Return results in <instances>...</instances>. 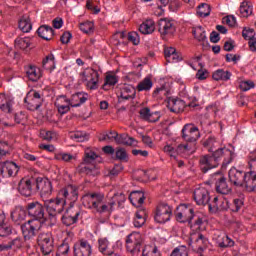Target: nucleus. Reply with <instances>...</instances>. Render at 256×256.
Returning <instances> with one entry per match:
<instances>
[{
  "instance_id": "nucleus-37",
  "label": "nucleus",
  "mask_w": 256,
  "mask_h": 256,
  "mask_svg": "<svg viewBox=\"0 0 256 256\" xmlns=\"http://www.w3.org/2000/svg\"><path fill=\"white\" fill-rule=\"evenodd\" d=\"M129 200L132 205H135V203H138V205H143V203H145V194H143L141 191L131 192L129 195Z\"/></svg>"
},
{
  "instance_id": "nucleus-8",
  "label": "nucleus",
  "mask_w": 256,
  "mask_h": 256,
  "mask_svg": "<svg viewBox=\"0 0 256 256\" xmlns=\"http://www.w3.org/2000/svg\"><path fill=\"white\" fill-rule=\"evenodd\" d=\"M43 201L49 217H57V215L63 213L65 209V200H61L59 196L52 199H45Z\"/></svg>"
},
{
  "instance_id": "nucleus-64",
  "label": "nucleus",
  "mask_w": 256,
  "mask_h": 256,
  "mask_svg": "<svg viewBox=\"0 0 256 256\" xmlns=\"http://www.w3.org/2000/svg\"><path fill=\"white\" fill-rule=\"evenodd\" d=\"M248 165L250 167V171L247 172V174L249 175V177H251V175H255L256 174V158H252L249 161Z\"/></svg>"
},
{
  "instance_id": "nucleus-40",
  "label": "nucleus",
  "mask_w": 256,
  "mask_h": 256,
  "mask_svg": "<svg viewBox=\"0 0 256 256\" xmlns=\"http://www.w3.org/2000/svg\"><path fill=\"white\" fill-rule=\"evenodd\" d=\"M18 27L20 31L23 33H29L31 29H33V25L31 24V19L27 16H24L20 19Z\"/></svg>"
},
{
  "instance_id": "nucleus-35",
  "label": "nucleus",
  "mask_w": 256,
  "mask_h": 256,
  "mask_svg": "<svg viewBox=\"0 0 256 256\" xmlns=\"http://www.w3.org/2000/svg\"><path fill=\"white\" fill-rule=\"evenodd\" d=\"M98 249L103 255L111 256L114 253L112 250H109V240L107 238H100L98 240Z\"/></svg>"
},
{
  "instance_id": "nucleus-56",
  "label": "nucleus",
  "mask_w": 256,
  "mask_h": 256,
  "mask_svg": "<svg viewBox=\"0 0 256 256\" xmlns=\"http://www.w3.org/2000/svg\"><path fill=\"white\" fill-rule=\"evenodd\" d=\"M29 46V38H18L15 40V47L18 49H27Z\"/></svg>"
},
{
  "instance_id": "nucleus-38",
  "label": "nucleus",
  "mask_w": 256,
  "mask_h": 256,
  "mask_svg": "<svg viewBox=\"0 0 256 256\" xmlns=\"http://www.w3.org/2000/svg\"><path fill=\"white\" fill-rule=\"evenodd\" d=\"M212 77L214 81H229L231 79V72L218 69L213 73Z\"/></svg>"
},
{
  "instance_id": "nucleus-22",
  "label": "nucleus",
  "mask_w": 256,
  "mask_h": 256,
  "mask_svg": "<svg viewBox=\"0 0 256 256\" xmlns=\"http://www.w3.org/2000/svg\"><path fill=\"white\" fill-rule=\"evenodd\" d=\"M214 179L216 180V191L221 195H229L231 193V187L227 184V179L221 172L214 174Z\"/></svg>"
},
{
  "instance_id": "nucleus-5",
  "label": "nucleus",
  "mask_w": 256,
  "mask_h": 256,
  "mask_svg": "<svg viewBox=\"0 0 256 256\" xmlns=\"http://www.w3.org/2000/svg\"><path fill=\"white\" fill-rule=\"evenodd\" d=\"M97 153H95L93 150L91 149H86L85 150V156H84V162L81 166V173H85L86 175H92V177L97 176V174L99 173V168H97V166H95V159H97Z\"/></svg>"
},
{
  "instance_id": "nucleus-7",
  "label": "nucleus",
  "mask_w": 256,
  "mask_h": 256,
  "mask_svg": "<svg viewBox=\"0 0 256 256\" xmlns=\"http://www.w3.org/2000/svg\"><path fill=\"white\" fill-rule=\"evenodd\" d=\"M171 217H173V207L166 202H160L156 206L154 221L163 224L167 223V221H171Z\"/></svg>"
},
{
  "instance_id": "nucleus-52",
  "label": "nucleus",
  "mask_w": 256,
  "mask_h": 256,
  "mask_svg": "<svg viewBox=\"0 0 256 256\" xmlns=\"http://www.w3.org/2000/svg\"><path fill=\"white\" fill-rule=\"evenodd\" d=\"M55 159L57 161H64V163H71L73 159H75V156L69 154V153H58L55 155Z\"/></svg>"
},
{
  "instance_id": "nucleus-31",
  "label": "nucleus",
  "mask_w": 256,
  "mask_h": 256,
  "mask_svg": "<svg viewBox=\"0 0 256 256\" xmlns=\"http://www.w3.org/2000/svg\"><path fill=\"white\" fill-rule=\"evenodd\" d=\"M37 33L41 39L45 41H51L53 39L54 31L53 28L48 25H42L38 28Z\"/></svg>"
},
{
  "instance_id": "nucleus-41",
  "label": "nucleus",
  "mask_w": 256,
  "mask_h": 256,
  "mask_svg": "<svg viewBox=\"0 0 256 256\" xmlns=\"http://www.w3.org/2000/svg\"><path fill=\"white\" fill-rule=\"evenodd\" d=\"M43 69L46 71H53L55 69V56L53 54H49L42 61Z\"/></svg>"
},
{
  "instance_id": "nucleus-43",
  "label": "nucleus",
  "mask_w": 256,
  "mask_h": 256,
  "mask_svg": "<svg viewBox=\"0 0 256 256\" xmlns=\"http://www.w3.org/2000/svg\"><path fill=\"white\" fill-rule=\"evenodd\" d=\"M217 243L222 248L233 247V245H235V242L225 234L217 238Z\"/></svg>"
},
{
  "instance_id": "nucleus-53",
  "label": "nucleus",
  "mask_w": 256,
  "mask_h": 256,
  "mask_svg": "<svg viewBox=\"0 0 256 256\" xmlns=\"http://www.w3.org/2000/svg\"><path fill=\"white\" fill-rule=\"evenodd\" d=\"M244 187H246V189L256 191V174H251V176L246 179Z\"/></svg>"
},
{
  "instance_id": "nucleus-9",
  "label": "nucleus",
  "mask_w": 256,
  "mask_h": 256,
  "mask_svg": "<svg viewBox=\"0 0 256 256\" xmlns=\"http://www.w3.org/2000/svg\"><path fill=\"white\" fill-rule=\"evenodd\" d=\"M38 245L43 253V255H51L53 249H55L53 235L51 232H42L37 238Z\"/></svg>"
},
{
  "instance_id": "nucleus-63",
  "label": "nucleus",
  "mask_w": 256,
  "mask_h": 256,
  "mask_svg": "<svg viewBox=\"0 0 256 256\" xmlns=\"http://www.w3.org/2000/svg\"><path fill=\"white\" fill-rule=\"evenodd\" d=\"M171 256H189V253L187 252V248L182 246L174 249Z\"/></svg>"
},
{
  "instance_id": "nucleus-47",
  "label": "nucleus",
  "mask_w": 256,
  "mask_h": 256,
  "mask_svg": "<svg viewBox=\"0 0 256 256\" xmlns=\"http://www.w3.org/2000/svg\"><path fill=\"white\" fill-rule=\"evenodd\" d=\"M10 149L11 144L9 143V140H0V159L9 155Z\"/></svg>"
},
{
  "instance_id": "nucleus-16",
  "label": "nucleus",
  "mask_w": 256,
  "mask_h": 256,
  "mask_svg": "<svg viewBox=\"0 0 256 256\" xmlns=\"http://www.w3.org/2000/svg\"><path fill=\"white\" fill-rule=\"evenodd\" d=\"M36 189L40 191V197L43 201L53 194V184L47 178H37Z\"/></svg>"
},
{
  "instance_id": "nucleus-49",
  "label": "nucleus",
  "mask_w": 256,
  "mask_h": 256,
  "mask_svg": "<svg viewBox=\"0 0 256 256\" xmlns=\"http://www.w3.org/2000/svg\"><path fill=\"white\" fill-rule=\"evenodd\" d=\"M197 15L199 17H209L211 15V6L207 3H202L198 6Z\"/></svg>"
},
{
  "instance_id": "nucleus-19",
  "label": "nucleus",
  "mask_w": 256,
  "mask_h": 256,
  "mask_svg": "<svg viewBox=\"0 0 256 256\" xmlns=\"http://www.w3.org/2000/svg\"><path fill=\"white\" fill-rule=\"evenodd\" d=\"M24 103L27 104L29 111H37L43 105V97L37 91L29 92L24 99Z\"/></svg>"
},
{
  "instance_id": "nucleus-58",
  "label": "nucleus",
  "mask_w": 256,
  "mask_h": 256,
  "mask_svg": "<svg viewBox=\"0 0 256 256\" xmlns=\"http://www.w3.org/2000/svg\"><path fill=\"white\" fill-rule=\"evenodd\" d=\"M40 135L45 141H53V139H56L57 137V134L53 131H42Z\"/></svg>"
},
{
  "instance_id": "nucleus-18",
  "label": "nucleus",
  "mask_w": 256,
  "mask_h": 256,
  "mask_svg": "<svg viewBox=\"0 0 256 256\" xmlns=\"http://www.w3.org/2000/svg\"><path fill=\"white\" fill-rule=\"evenodd\" d=\"M228 177L230 182H232L233 185H236V187H245L249 174L239 171L237 168H231L228 172Z\"/></svg>"
},
{
  "instance_id": "nucleus-4",
  "label": "nucleus",
  "mask_w": 256,
  "mask_h": 256,
  "mask_svg": "<svg viewBox=\"0 0 256 256\" xmlns=\"http://www.w3.org/2000/svg\"><path fill=\"white\" fill-rule=\"evenodd\" d=\"M143 245V236L139 232H132L126 238V251L131 256H141V247Z\"/></svg>"
},
{
  "instance_id": "nucleus-14",
  "label": "nucleus",
  "mask_w": 256,
  "mask_h": 256,
  "mask_svg": "<svg viewBox=\"0 0 256 256\" xmlns=\"http://www.w3.org/2000/svg\"><path fill=\"white\" fill-rule=\"evenodd\" d=\"M19 169V165L13 161L0 162V177H3L4 179L9 177H17Z\"/></svg>"
},
{
  "instance_id": "nucleus-54",
  "label": "nucleus",
  "mask_w": 256,
  "mask_h": 256,
  "mask_svg": "<svg viewBox=\"0 0 256 256\" xmlns=\"http://www.w3.org/2000/svg\"><path fill=\"white\" fill-rule=\"evenodd\" d=\"M94 24L91 21H86L80 24V30H82L83 33H86L87 35H90V33H93Z\"/></svg>"
},
{
  "instance_id": "nucleus-48",
  "label": "nucleus",
  "mask_w": 256,
  "mask_h": 256,
  "mask_svg": "<svg viewBox=\"0 0 256 256\" xmlns=\"http://www.w3.org/2000/svg\"><path fill=\"white\" fill-rule=\"evenodd\" d=\"M145 212L143 210H140L136 212L135 218H134V227L140 228L145 225Z\"/></svg>"
},
{
  "instance_id": "nucleus-44",
  "label": "nucleus",
  "mask_w": 256,
  "mask_h": 256,
  "mask_svg": "<svg viewBox=\"0 0 256 256\" xmlns=\"http://www.w3.org/2000/svg\"><path fill=\"white\" fill-rule=\"evenodd\" d=\"M151 87H153V81H151V78L146 77L140 83H138L137 90L139 92L150 91Z\"/></svg>"
},
{
  "instance_id": "nucleus-55",
  "label": "nucleus",
  "mask_w": 256,
  "mask_h": 256,
  "mask_svg": "<svg viewBox=\"0 0 256 256\" xmlns=\"http://www.w3.org/2000/svg\"><path fill=\"white\" fill-rule=\"evenodd\" d=\"M142 256H161V253L157 249V247L151 248V247H145L142 250Z\"/></svg>"
},
{
  "instance_id": "nucleus-21",
  "label": "nucleus",
  "mask_w": 256,
  "mask_h": 256,
  "mask_svg": "<svg viewBox=\"0 0 256 256\" xmlns=\"http://www.w3.org/2000/svg\"><path fill=\"white\" fill-rule=\"evenodd\" d=\"M10 219L14 225H24L23 222L27 219V209L23 206H16L10 213Z\"/></svg>"
},
{
  "instance_id": "nucleus-26",
  "label": "nucleus",
  "mask_w": 256,
  "mask_h": 256,
  "mask_svg": "<svg viewBox=\"0 0 256 256\" xmlns=\"http://www.w3.org/2000/svg\"><path fill=\"white\" fill-rule=\"evenodd\" d=\"M18 191L23 197H31L33 193V186L31 185V180L22 179L18 184Z\"/></svg>"
},
{
  "instance_id": "nucleus-33",
  "label": "nucleus",
  "mask_w": 256,
  "mask_h": 256,
  "mask_svg": "<svg viewBox=\"0 0 256 256\" xmlns=\"http://www.w3.org/2000/svg\"><path fill=\"white\" fill-rule=\"evenodd\" d=\"M116 143H118V145H127L128 147H136L137 140L127 134H121L118 136V139H116Z\"/></svg>"
},
{
  "instance_id": "nucleus-13",
  "label": "nucleus",
  "mask_w": 256,
  "mask_h": 256,
  "mask_svg": "<svg viewBox=\"0 0 256 256\" xmlns=\"http://www.w3.org/2000/svg\"><path fill=\"white\" fill-rule=\"evenodd\" d=\"M158 31L161 37H173L175 31H177L175 21L169 18H161L158 21Z\"/></svg>"
},
{
  "instance_id": "nucleus-34",
  "label": "nucleus",
  "mask_w": 256,
  "mask_h": 256,
  "mask_svg": "<svg viewBox=\"0 0 256 256\" xmlns=\"http://www.w3.org/2000/svg\"><path fill=\"white\" fill-rule=\"evenodd\" d=\"M139 31L142 35H151L155 31V22L153 20H146L140 25Z\"/></svg>"
},
{
  "instance_id": "nucleus-1",
  "label": "nucleus",
  "mask_w": 256,
  "mask_h": 256,
  "mask_svg": "<svg viewBox=\"0 0 256 256\" xmlns=\"http://www.w3.org/2000/svg\"><path fill=\"white\" fill-rule=\"evenodd\" d=\"M119 195H114L113 200L108 204L103 203V195L100 193H87L82 197V204L86 207V209H92L99 213L100 215L103 213H113L115 210V206L117 202L115 201Z\"/></svg>"
},
{
  "instance_id": "nucleus-62",
  "label": "nucleus",
  "mask_w": 256,
  "mask_h": 256,
  "mask_svg": "<svg viewBox=\"0 0 256 256\" xmlns=\"http://www.w3.org/2000/svg\"><path fill=\"white\" fill-rule=\"evenodd\" d=\"M128 41H130V43H133V45H139V43H140L139 33L129 32L128 33Z\"/></svg>"
},
{
  "instance_id": "nucleus-39",
  "label": "nucleus",
  "mask_w": 256,
  "mask_h": 256,
  "mask_svg": "<svg viewBox=\"0 0 256 256\" xmlns=\"http://www.w3.org/2000/svg\"><path fill=\"white\" fill-rule=\"evenodd\" d=\"M192 33L194 35V38L197 39L199 43H205V41H207V34L203 27L197 26L193 28Z\"/></svg>"
},
{
  "instance_id": "nucleus-61",
  "label": "nucleus",
  "mask_w": 256,
  "mask_h": 256,
  "mask_svg": "<svg viewBox=\"0 0 256 256\" xmlns=\"http://www.w3.org/2000/svg\"><path fill=\"white\" fill-rule=\"evenodd\" d=\"M242 36L248 40V41H251V39H255V30L251 29V28H245L243 31H242Z\"/></svg>"
},
{
  "instance_id": "nucleus-23",
  "label": "nucleus",
  "mask_w": 256,
  "mask_h": 256,
  "mask_svg": "<svg viewBox=\"0 0 256 256\" xmlns=\"http://www.w3.org/2000/svg\"><path fill=\"white\" fill-rule=\"evenodd\" d=\"M194 201L197 205H207L211 201L209 190L203 186L196 188L194 190Z\"/></svg>"
},
{
  "instance_id": "nucleus-32",
  "label": "nucleus",
  "mask_w": 256,
  "mask_h": 256,
  "mask_svg": "<svg viewBox=\"0 0 256 256\" xmlns=\"http://www.w3.org/2000/svg\"><path fill=\"white\" fill-rule=\"evenodd\" d=\"M27 77L30 81H39L41 79V69L37 68L36 66L30 65L26 69Z\"/></svg>"
},
{
  "instance_id": "nucleus-25",
  "label": "nucleus",
  "mask_w": 256,
  "mask_h": 256,
  "mask_svg": "<svg viewBox=\"0 0 256 256\" xmlns=\"http://www.w3.org/2000/svg\"><path fill=\"white\" fill-rule=\"evenodd\" d=\"M167 107L172 113H183L185 111V101L181 99L169 98Z\"/></svg>"
},
{
  "instance_id": "nucleus-2",
  "label": "nucleus",
  "mask_w": 256,
  "mask_h": 256,
  "mask_svg": "<svg viewBox=\"0 0 256 256\" xmlns=\"http://www.w3.org/2000/svg\"><path fill=\"white\" fill-rule=\"evenodd\" d=\"M233 152L227 148H218L212 152V155H204L200 157L199 163L201 170L204 173L210 171V169H215V167H219V163L223 157H227V163H231V157Z\"/></svg>"
},
{
  "instance_id": "nucleus-12",
  "label": "nucleus",
  "mask_w": 256,
  "mask_h": 256,
  "mask_svg": "<svg viewBox=\"0 0 256 256\" xmlns=\"http://www.w3.org/2000/svg\"><path fill=\"white\" fill-rule=\"evenodd\" d=\"M21 229L25 241H29L41 230V222L37 220H28L27 223L21 225Z\"/></svg>"
},
{
  "instance_id": "nucleus-46",
  "label": "nucleus",
  "mask_w": 256,
  "mask_h": 256,
  "mask_svg": "<svg viewBox=\"0 0 256 256\" xmlns=\"http://www.w3.org/2000/svg\"><path fill=\"white\" fill-rule=\"evenodd\" d=\"M223 201L219 200V197H214L213 202L209 204L210 211H223L227 209V206H223Z\"/></svg>"
},
{
  "instance_id": "nucleus-50",
  "label": "nucleus",
  "mask_w": 256,
  "mask_h": 256,
  "mask_svg": "<svg viewBox=\"0 0 256 256\" xmlns=\"http://www.w3.org/2000/svg\"><path fill=\"white\" fill-rule=\"evenodd\" d=\"M193 219H194V222L189 223V225L191 226V229H193L194 231H199V229H201L205 220H203V217L197 214H194Z\"/></svg>"
},
{
  "instance_id": "nucleus-59",
  "label": "nucleus",
  "mask_w": 256,
  "mask_h": 256,
  "mask_svg": "<svg viewBox=\"0 0 256 256\" xmlns=\"http://www.w3.org/2000/svg\"><path fill=\"white\" fill-rule=\"evenodd\" d=\"M0 109L4 113H13V101L8 100L4 104H0Z\"/></svg>"
},
{
  "instance_id": "nucleus-17",
  "label": "nucleus",
  "mask_w": 256,
  "mask_h": 256,
  "mask_svg": "<svg viewBox=\"0 0 256 256\" xmlns=\"http://www.w3.org/2000/svg\"><path fill=\"white\" fill-rule=\"evenodd\" d=\"M79 217H81V209L70 207L66 210V212L62 215V223L66 227H71V225H75L79 221Z\"/></svg>"
},
{
  "instance_id": "nucleus-36",
  "label": "nucleus",
  "mask_w": 256,
  "mask_h": 256,
  "mask_svg": "<svg viewBox=\"0 0 256 256\" xmlns=\"http://www.w3.org/2000/svg\"><path fill=\"white\" fill-rule=\"evenodd\" d=\"M118 137L119 134L116 131H109L100 134L98 139L99 141H106V143H112V141H115L117 143Z\"/></svg>"
},
{
  "instance_id": "nucleus-10",
  "label": "nucleus",
  "mask_w": 256,
  "mask_h": 256,
  "mask_svg": "<svg viewBox=\"0 0 256 256\" xmlns=\"http://www.w3.org/2000/svg\"><path fill=\"white\" fill-rule=\"evenodd\" d=\"M58 196L64 201V205H67V203H76L79 199V187L70 184L62 188L58 192Z\"/></svg>"
},
{
  "instance_id": "nucleus-45",
  "label": "nucleus",
  "mask_w": 256,
  "mask_h": 256,
  "mask_svg": "<svg viewBox=\"0 0 256 256\" xmlns=\"http://www.w3.org/2000/svg\"><path fill=\"white\" fill-rule=\"evenodd\" d=\"M70 137L78 143H83V141H87L89 139V134L83 131H75L70 134Z\"/></svg>"
},
{
  "instance_id": "nucleus-20",
  "label": "nucleus",
  "mask_w": 256,
  "mask_h": 256,
  "mask_svg": "<svg viewBox=\"0 0 256 256\" xmlns=\"http://www.w3.org/2000/svg\"><path fill=\"white\" fill-rule=\"evenodd\" d=\"M74 256H91L93 253V246L89 241L81 239L74 244Z\"/></svg>"
},
{
  "instance_id": "nucleus-3",
  "label": "nucleus",
  "mask_w": 256,
  "mask_h": 256,
  "mask_svg": "<svg viewBox=\"0 0 256 256\" xmlns=\"http://www.w3.org/2000/svg\"><path fill=\"white\" fill-rule=\"evenodd\" d=\"M79 78L86 88L90 91H95L99 89V72L93 68H86L79 73Z\"/></svg>"
},
{
  "instance_id": "nucleus-30",
  "label": "nucleus",
  "mask_w": 256,
  "mask_h": 256,
  "mask_svg": "<svg viewBox=\"0 0 256 256\" xmlns=\"http://www.w3.org/2000/svg\"><path fill=\"white\" fill-rule=\"evenodd\" d=\"M87 99H89V94L84 92H78L72 95L70 105L71 107H81V105H83V103H85Z\"/></svg>"
},
{
  "instance_id": "nucleus-51",
  "label": "nucleus",
  "mask_w": 256,
  "mask_h": 256,
  "mask_svg": "<svg viewBox=\"0 0 256 256\" xmlns=\"http://www.w3.org/2000/svg\"><path fill=\"white\" fill-rule=\"evenodd\" d=\"M253 13V7H251L247 2H242L240 5V15L242 17H249Z\"/></svg>"
},
{
  "instance_id": "nucleus-27",
  "label": "nucleus",
  "mask_w": 256,
  "mask_h": 256,
  "mask_svg": "<svg viewBox=\"0 0 256 256\" xmlns=\"http://www.w3.org/2000/svg\"><path fill=\"white\" fill-rule=\"evenodd\" d=\"M55 105L58 109V112L61 115H65V113H69V110L71 109V100L67 99V97L62 96L55 102Z\"/></svg>"
},
{
  "instance_id": "nucleus-42",
  "label": "nucleus",
  "mask_w": 256,
  "mask_h": 256,
  "mask_svg": "<svg viewBox=\"0 0 256 256\" xmlns=\"http://www.w3.org/2000/svg\"><path fill=\"white\" fill-rule=\"evenodd\" d=\"M203 147H205V149H207L211 153L214 152L217 147H219V142H217L215 137L210 136L203 141Z\"/></svg>"
},
{
  "instance_id": "nucleus-28",
  "label": "nucleus",
  "mask_w": 256,
  "mask_h": 256,
  "mask_svg": "<svg viewBox=\"0 0 256 256\" xmlns=\"http://www.w3.org/2000/svg\"><path fill=\"white\" fill-rule=\"evenodd\" d=\"M140 117L144 119V121H149V123H157V121H159V112L151 113V109L142 108L140 110Z\"/></svg>"
},
{
  "instance_id": "nucleus-60",
  "label": "nucleus",
  "mask_w": 256,
  "mask_h": 256,
  "mask_svg": "<svg viewBox=\"0 0 256 256\" xmlns=\"http://www.w3.org/2000/svg\"><path fill=\"white\" fill-rule=\"evenodd\" d=\"M11 231V226L5 224V222L0 225V237H7L8 235H11Z\"/></svg>"
},
{
  "instance_id": "nucleus-6",
  "label": "nucleus",
  "mask_w": 256,
  "mask_h": 256,
  "mask_svg": "<svg viewBox=\"0 0 256 256\" xmlns=\"http://www.w3.org/2000/svg\"><path fill=\"white\" fill-rule=\"evenodd\" d=\"M26 211L32 221L43 223L45 221V202L41 204L39 201H32L26 205Z\"/></svg>"
},
{
  "instance_id": "nucleus-57",
  "label": "nucleus",
  "mask_w": 256,
  "mask_h": 256,
  "mask_svg": "<svg viewBox=\"0 0 256 256\" xmlns=\"http://www.w3.org/2000/svg\"><path fill=\"white\" fill-rule=\"evenodd\" d=\"M222 23H225V25H228L229 27H235L237 25V18L233 15H228L222 19Z\"/></svg>"
},
{
  "instance_id": "nucleus-29",
  "label": "nucleus",
  "mask_w": 256,
  "mask_h": 256,
  "mask_svg": "<svg viewBox=\"0 0 256 256\" xmlns=\"http://www.w3.org/2000/svg\"><path fill=\"white\" fill-rule=\"evenodd\" d=\"M136 93H137V90H135V87H133L132 85L126 84L121 88L120 97L124 101H129V99H135Z\"/></svg>"
},
{
  "instance_id": "nucleus-11",
  "label": "nucleus",
  "mask_w": 256,
  "mask_h": 256,
  "mask_svg": "<svg viewBox=\"0 0 256 256\" xmlns=\"http://www.w3.org/2000/svg\"><path fill=\"white\" fill-rule=\"evenodd\" d=\"M175 217L178 223H191L193 217H195V211L193 210V207L181 204L176 208Z\"/></svg>"
},
{
  "instance_id": "nucleus-15",
  "label": "nucleus",
  "mask_w": 256,
  "mask_h": 256,
  "mask_svg": "<svg viewBox=\"0 0 256 256\" xmlns=\"http://www.w3.org/2000/svg\"><path fill=\"white\" fill-rule=\"evenodd\" d=\"M201 137L199 128L194 124H185L182 129V138L187 143H195Z\"/></svg>"
},
{
  "instance_id": "nucleus-24",
  "label": "nucleus",
  "mask_w": 256,
  "mask_h": 256,
  "mask_svg": "<svg viewBox=\"0 0 256 256\" xmlns=\"http://www.w3.org/2000/svg\"><path fill=\"white\" fill-rule=\"evenodd\" d=\"M191 243H194L198 251H205L209 245V240L201 233L195 232L190 235Z\"/></svg>"
}]
</instances>
